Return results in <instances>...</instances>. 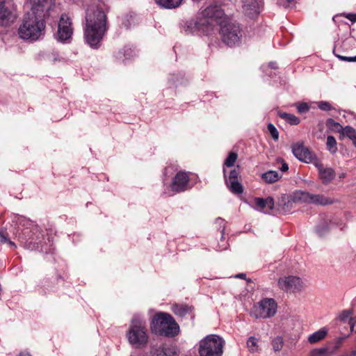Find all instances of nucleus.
Wrapping results in <instances>:
<instances>
[{
  "mask_svg": "<svg viewBox=\"0 0 356 356\" xmlns=\"http://www.w3.org/2000/svg\"><path fill=\"white\" fill-rule=\"evenodd\" d=\"M106 30V16L104 12L99 8H88L86 14L84 29L86 42L92 48H98Z\"/></svg>",
  "mask_w": 356,
  "mask_h": 356,
  "instance_id": "1",
  "label": "nucleus"
},
{
  "mask_svg": "<svg viewBox=\"0 0 356 356\" xmlns=\"http://www.w3.org/2000/svg\"><path fill=\"white\" fill-rule=\"evenodd\" d=\"M47 18L38 17L31 13L23 19L18 29V34L22 39L36 41L44 35L45 20Z\"/></svg>",
  "mask_w": 356,
  "mask_h": 356,
  "instance_id": "2",
  "label": "nucleus"
},
{
  "mask_svg": "<svg viewBox=\"0 0 356 356\" xmlns=\"http://www.w3.org/2000/svg\"><path fill=\"white\" fill-rule=\"evenodd\" d=\"M151 329L161 336L175 337L179 332V326L173 317L167 313H159L154 316Z\"/></svg>",
  "mask_w": 356,
  "mask_h": 356,
  "instance_id": "3",
  "label": "nucleus"
},
{
  "mask_svg": "<svg viewBox=\"0 0 356 356\" xmlns=\"http://www.w3.org/2000/svg\"><path fill=\"white\" fill-rule=\"evenodd\" d=\"M334 200L323 194H313L305 191H298L287 197V203L284 206L292 207L293 203H307L320 206L332 204Z\"/></svg>",
  "mask_w": 356,
  "mask_h": 356,
  "instance_id": "4",
  "label": "nucleus"
},
{
  "mask_svg": "<svg viewBox=\"0 0 356 356\" xmlns=\"http://www.w3.org/2000/svg\"><path fill=\"white\" fill-rule=\"evenodd\" d=\"M225 341L216 334H209L199 342L200 356H222Z\"/></svg>",
  "mask_w": 356,
  "mask_h": 356,
  "instance_id": "5",
  "label": "nucleus"
},
{
  "mask_svg": "<svg viewBox=\"0 0 356 356\" xmlns=\"http://www.w3.org/2000/svg\"><path fill=\"white\" fill-rule=\"evenodd\" d=\"M220 34L224 43L232 47L240 42L242 34L238 24L224 19L220 22Z\"/></svg>",
  "mask_w": 356,
  "mask_h": 356,
  "instance_id": "6",
  "label": "nucleus"
},
{
  "mask_svg": "<svg viewBox=\"0 0 356 356\" xmlns=\"http://www.w3.org/2000/svg\"><path fill=\"white\" fill-rule=\"evenodd\" d=\"M202 16L204 17L203 19L201 20L200 24L207 25V28L206 32L213 29L217 24H220V22L224 19H227L224 17L225 13L221 7L217 4L211 5L207 7L202 13Z\"/></svg>",
  "mask_w": 356,
  "mask_h": 356,
  "instance_id": "7",
  "label": "nucleus"
},
{
  "mask_svg": "<svg viewBox=\"0 0 356 356\" xmlns=\"http://www.w3.org/2000/svg\"><path fill=\"white\" fill-rule=\"evenodd\" d=\"M127 337L129 343L136 348H141L147 343L146 329L140 321H132Z\"/></svg>",
  "mask_w": 356,
  "mask_h": 356,
  "instance_id": "8",
  "label": "nucleus"
},
{
  "mask_svg": "<svg viewBox=\"0 0 356 356\" xmlns=\"http://www.w3.org/2000/svg\"><path fill=\"white\" fill-rule=\"evenodd\" d=\"M277 303L273 298H264L254 305L253 314L256 318H267L275 314Z\"/></svg>",
  "mask_w": 356,
  "mask_h": 356,
  "instance_id": "9",
  "label": "nucleus"
},
{
  "mask_svg": "<svg viewBox=\"0 0 356 356\" xmlns=\"http://www.w3.org/2000/svg\"><path fill=\"white\" fill-rule=\"evenodd\" d=\"M31 13L48 19L54 10L55 0H30Z\"/></svg>",
  "mask_w": 356,
  "mask_h": 356,
  "instance_id": "10",
  "label": "nucleus"
},
{
  "mask_svg": "<svg viewBox=\"0 0 356 356\" xmlns=\"http://www.w3.org/2000/svg\"><path fill=\"white\" fill-rule=\"evenodd\" d=\"M279 288L286 292H297L301 291L304 284L300 277L296 276L282 277L278 280Z\"/></svg>",
  "mask_w": 356,
  "mask_h": 356,
  "instance_id": "11",
  "label": "nucleus"
},
{
  "mask_svg": "<svg viewBox=\"0 0 356 356\" xmlns=\"http://www.w3.org/2000/svg\"><path fill=\"white\" fill-rule=\"evenodd\" d=\"M73 28L70 18L66 14L61 15L58 25V40L65 42L71 38Z\"/></svg>",
  "mask_w": 356,
  "mask_h": 356,
  "instance_id": "12",
  "label": "nucleus"
},
{
  "mask_svg": "<svg viewBox=\"0 0 356 356\" xmlns=\"http://www.w3.org/2000/svg\"><path fill=\"white\" fill-rule=\"evenodd\" d=\"M192 188L190 184L189 172L179 171L173 178L170 188L173 192L181 193Z\"/></svg>",
  "mask_w": 356,
  "mask_h": 356,
  "instance_id": "13",
  "label": "nucleus"
},
{
  "mask_svg": "<svg viewBox=\"0 0 356 356\" xmlns=\"http://www.w3.org/2000/svg\"><path fill=\"white\" fill-rule=\"evenodd\" d=\"M293 155L300 161L305 163H312L318 160L315 154L311 152L309 149L303 145L302 143H297L292 146Z\"/></svg>",
  "mask_w": 356,
  "mask_h": 356,
  "instance_id": "14",
  "label": "nucleus"
},
{
  "mask_svg": "<svg viewBox=\"0 0 356 356\" xmlns=\"http://www.w3.org/2000/svg\"><path fill=\"white\" fill-rule=\"evenodd\" d=\"M314 166L318 170V177L324 185H327L335 178L336 173L333 168L325 167L318 159L314 161Z\"/></svg>",
  "mask_w": 356,
  "mask_h": 356,
  "instance_id": "15",
  "label": "nucleus"
},
{
  "mask_svg": "<svg viewBox=\"0 0 356 356\" xmlns=\"http://www.w3.org/2000/svg\"><path fill=\"white\" fill-rule=\"evenodd\" d=\"M243 12L250 18H253L259 13L261 0H241Z\"/></svg>",
  "mask_w": 356,
  "mask_h": 356,
  "instance_id": "16",
  "label": "nucleus"
},
{
  "mask_svg": "<svg viewBox=\"0 0 356 356\" xmlns=\"http://www.w3.org/2000/svg\"><path fill=\"white\" fill-rule=\"evenodd\" d=\"M254 202L256 205V209L264 213H268L274 208V200L272 197L266 198L255 197Z\"/></svg>",
  "mask_w": 356,
  "mask_h": 356,
  "instance_id": "17",
  "label": "nucleus"
},
{
  "mask_svg": "<svg viewBox=\"0 0 356 356\" xmlns=\"http://www.w3.org/2000/svg\"><path fill=\"white\" fill-rule=\"evenodd\" d=\"M172 310L175 315L180 317L190 316L191 318H194V308L192 306L185 304H175L172 305Z\"/></svg>",
  "mask_w": 356,
  "mask_h": 356,
  "instance_id": "18",
  "label": "nucleus"
},
{
  "mask_svg": "<svg viewBox=\"0 0 356 356\" xmlns=\"http://www.w3.org/2000/svg\"><path fill=\"white\" fill-rule=\"evenodd\" d=\"M11 12L6 6L5 0H0V26H8L11 22Z\"/></svg>",
  "mask_w": 356,
  "mask_h": 356,
  "instance_id": "19",
  "label": "nucleus"
},
{
  "mask_svg": "<svg viewBox=\"0 0 356 356\" xmlns=\"http://www.w3.org/2000/svg\"><path fill=\"white\" fill-rule=\"evenodd\" d=\"M226 222L221 218H217L214 222V225L216 229H220V241L222 243V245L219 244L218 250L221 251L227 248V243L225 241V229Z\"/></svg>",
  "mask_w": 356,
  "mask_h": 356,
  "instance_id": "20",
  "label": "nucleus"
},
{
  "mask_svg": "<svg viewBox=\"0 0 356 356\" xmlns=\"http://www.w3.org/2000/svg\"><path fill=\"white\" fill-rule=\"evenodd\" d=\"M152 356H177V351L174 347L165 345L156 348Z\"/></svg>",
  "mask_w": 356,
  "mask_h": 356,
  "instance_id": "21",
  "label": "nucleus"
},
{
  "mask_svg": "<svg viewBox=\"0 0 356 356\" xmlns=\"http://www.w3.org/2000/svg\"><path fill=\"white\" fill-rule=\"evenodd\" d=\"M330 218L324 215L321 217V220L316 228V232L318 236H322L328 232L330 229Z\"/></svg>",
  "mask_w": 356,
  "mask_h": 356,
  "instance_id": "22",
  "label": "nucleus"
},
{
  "mask_svg": "<svg viewBox=\"0 0 356 356\" xmlns=\"http://www.w3.org/2000/svg\"><path fill=\"white\" fill-rule=\"evenodd\" d=\"M184 0H155L156 3L162 8L173 9L179 7Z\"/></svg>",
  "mask_w": 356,
  "mask_h": 356,
  "instance_id": "23",
  "label": "nucleus"
},
{
  "mask_svg": "<svg viewBox=\"0 0 356 356\" xmlns=\"http://www.w3.org/2000/svg\"><path fill=\"white\" fill-rule=\"evenodd\" d=\"M327 334V330L325 327H323L319 330L310 334L308 337V341L310 343H315L323 339Z\"/></svg>",
  "mask_w": 356,
  "mask_h": 356,
  "instance_id": "24",
  "label": "nucleus"
},
{
  "mask_svg": "<svg viewBox=\"0 0 356 356\" xmlns=\"http://www.w3.org/2000/svg\"><path fill=\"white\" fill-rule=\"evenodd\" d=\"M282 177L277 171L269 170L261 175L262 179L267 184H273Z\"/></svg>",
  "mask_w": 356,
  "mask_h": 356,
  "instance_id": "25",
  "label": "nucleus"
},
{
  "mask_svg": "<svg viewBox=\"0 0 356 356\" xmlns=\"http://www.w3.org/2000/svg\"><path fill=\"white\" fill-rule=\"evenodd\" d=\"M326 126L332 131L339 133L343 136L345 134V127H343L339 123L335 122L332 118L327 120Z\"/></svg>",
  "mask_w": 356,
  "mask_h": 356,
  "instance_id": "26",
  "label": "nucleus"
},
{
  "mask_svg": "<svg viewBox=\"0 0 356 356\" xmlns=\"http://www.w3.org/2000/svg\"><path fill=\"white\" fill-rule=\"evenodd\" d=\"M226 184L229 190L235 194H241L243 192V188L238 180L226 181Z\"/></svg>",
  "mask_w": 356,
  "mask_h": 356,
  "instance_id": "27",
  "label": "nucleus"
},
{
  "mask_svg": "<svg viewBox=\"0 0 356 356\" xmlns=\"http://www.w3.org/2000/svg\"><path fill=\"white\" fill-rule=\"evenodd\" d=\"M279 116L292 125H297L300 123V119L293 114L283 112L279 113Z\"/></svg>",
  "mask_w": 356,
  "mask_h": 356,
  "instance_id": "28",
  "label": "nucleus"
},
{
  "mask_svg": "<svg viewBox=\"0 0 356 356\" xmlns=\"http://www.w3.org/2000/svg\"><path fill=\"white\" fill-rule=\"evenodd\" d=\"M343 136L347 137L351 140L353 145L356 147V130L353 127L350 126H346L345 134Z\"/></svg>",
  "mask_w": 356,
  "mask_h": 356,
  "instance_id": "29",
  "label": "nucleus"
},
{
  "mask_svg": "<svg viewBox=\"0 0 356 356\" xmlns=\"http://www.w3.org/2000/svg\"><path fill=\"white\" fill-rule=\"evenodd\" d=\"M326 147L327 150L331 154H334L337 152V141L332 136H328L326 141Z\"/></svg>",
  "mask_w": 356,
  "mask_h": 356,
  "instance_id": "30",
  "label": "nucleus"
},
{
  "mask_svg": "<svg viewBox=\"0 0 356 356\" xmlns=\"http://www.w3.org/2000/svg\"><path fill=\"white\" fill-rule=\"evenodd\" d=\"M351 312L349 310H345L341 312V314L339 315V318L341 321H346L347 319H349V325L350 327L351 331H353L355 327V323L354 322V319L353 318H350Z\"/></svg>",
  "mask_w": 356,
  "mask_h": 356,
  "instance_id": "31",
  "label": "nucleus"
},
{
  "mask_svg": "<svg viewBox=\"0 0 356 356\" xmlns=\"http://www.w3.org/2000/svg\"><path fill=\"white\" fill-rule=\"evenodd\" d=\"M247 347L251 353L258 350L257 339L254 337H250L247 341Z\"/></svg>",
  "mask_w": 356,
  "mask_h": 356,
  "instance_id": "32",
  "label": "nucleus"
},
{
  "mask_svg": "<svg viewBox=\"0 0 356 356\" xmlns=\"http://www.w3.org/2000/svg\"><path fill=\"white\" fill-rule=\"evenodd\" d=\"M237 157H238V155L236 153L234 152H229L228 156L227 157V159H225V162H224V165L226 166V167H232L236 159H237Z\"/></svg>",
  "mask_w": 356,
  "mask_h": 356,
  "instance_id": "33",
  "label": "nucleus"
},
{
  "mask_svg": "<svg viewBox=\"0 0 356 356\" xmlns=\"http://www.w3.org/2000/svg\"><path fill=\"white\" fill-rule=\"evenodd\" d=\"M284 345L282 337H277L272 341L273 349L275 352H279L282 350Z\"/></svg>",
  "mask_w": 356,
  "mask_h": 356,
  "instance_id": "34",
  "label": "nucleus"
},
{
  "mask_svg": "<svg viewBox=\"0 0 356 356\" xmlns=\"http://www.w3.org/2000/svg\"><path fill=\"white\" fill-rule=\"evenodd\" d=\"M267 128L272 138L275 140H277L279 138V133L273 124L270 123L268 124Z\"/></svg>",
  "mask_w": 356,
  "mask_h": 356,
  "instance_id": "35",
  "label": "nucleus"
},
{
  "mask_svg": "<svg viewBox=\"0 0 356 356\" xmlns=\"http://www.w3.org/2000/svg\"><path fill=\"white\" fill-rule=\"evenodd\" d=\"M297 109L298 113L302 114L307 113L309 110V105L305 102L297 104Z\"/></svg>",
  "mask_w": 356,
  "mask_h": 356,
  "instance_id": "36",
  "label": "nucleus"
},
{
  "mask_svg": "<svg viewBox=\"0 0 356 356\" xmlns=\"http://www.w3.org/2000/svg\"><path fill=\"white\" fill-rule=\"evenodd\" d=\"M318 108L322 111H330L332 106L327 102H321L318 104Z\"/></svg>",
  "mask_w": 356,
  "mask_h": 356,
  "instance_id": "37",
  "label": "nucleus"
},
{
  "mask_svg": "<svg viewBox=\"0 0 356 356\" xmlns=\"http://www.w3.org/2000/svg\"><path fill=\"white\" fill-rule=\"evenodd\" d=\"M238 175L239 173L238 171H236L235 169L232 170L229 173L228 179H226V181L238 180Z\"/></svg>",
  "mask_w": 356,
  "mask_h": 356,
  "instance_id": "38",
  "label": "nucleus"
},
{
  "mask_svg": "<svg viewBox=\"0 0 356 356\" xmlns=\"http://www.w3.org/2000/svg\"><path fill=\"white\" fill-rule=\"evenodd\" d=\"M8 241L6 234L3 232H0V242L6 243ZM8 243L10 245L15 247V245L13 242L8 241Z\"/></svg>",
  "mask_w": 356,
  "mask_h": 356,
  "instance_id": "39",
  "label": "nucleus"
},
{
  "mask_svg": "<svg viewBox=\"0 0 356 356\" xmlns=\"http://www.w3.org/2000/svg\"><path fill=\"white\" fill-rule=\"evenodd\" d=\"M277 162L278 163H282V166L280 168V170L282 171V172H286L289 170V166H288V164L284 161V160L281 158H278L277 159Z\"/></svg>",
  "mask_w": 356,
  "mask_h": 356,
  "instance_id": "40",
  "label": "nucleus"
},
{
  "mask_svg": "<svg viewBox=\"0 0 356 356\" xmlns=\"http://www.w3.org/2000/svg\"><path fill=\"white\" fill-rule=\"evenodd\" d=\"M18 221L19 224L22 225V226H28L32 223L29 220L22 217L19 218Z\"/></svg>",
  "mask_w": 356,
  "mask_h": 356,
  "instance_id": "41",
  "label": "nucleus"
},
{
  "mask_svg": "<svg viewBox=\"0 0 356 356\" xmlns=\"http://www.w3.org/2000/svg\"><path fill=\"white\" fill-rule=\"evenodd\" d=\"M339 58L342 60H346V61H349V62L356 61V56H353V57L339 56Z\"/></svg>",
  "mask_w": 356,
  "mask_h": 356,
  "instance_id": "42",
  "label": "nucleus"
},
{
  "mask_svg": "<svg viewBox=\"0 0 356 356\" xmlns=\"http://www.w3.org/2000/svg\"><path fill=\"white\" fill-rule=\"evenodd\" d=\"M346 17L353 22H356V14H348Z\"/></svg>",
  "mask_w": 356,
  "mask_h": 356,
  "instance_id": "43",
  "label": "nucleus"
},
{
  "mask_svg": "<svg viewBox=\"0 0 356 356\" xmlns=\"http://www.w3.org/2000/svg\"><path fill=\"white\" fill-rule=\"evenodd\" d=\"M292 1H293V0H286V2H284V3H281V2H280L279 3H280V4H282L283 6H284V7L287 8V7H289V6H290L291 3Z\"/></svg>",
  "mask_w": 356,
  "mask_h": 356,
  "instance_id": "44",
  "label": "nucleus"
},
{
  "mask_svg": "<svg viewBox=\"0 0 356 356\" xmlns=\"http://www.w3.org/2000/svg\"><path fill=\"white\" fill-rule=\"evenodd\" d=\"M269 66L271 67V68H273V69H276L277 67V64L275 63H273V62H270L269 63Z\"/></svg>",
  "mask_w": 356,
  "mask_h": 356,
  "instance_id": "45",
  "label": "nucleus"
},
{
  "mask_svg": "<svg viewBox=\"0 0 356 356\" xmlns=\"http://www.w3.org/2000/svg\"><path fill=\"white\" fill-rule=\"evenodd\" d=\"M18 356H31L29 353L22 352Z\"/></svg>",
  "mask_w": 356,
  "mask_h": 356,
  "instance_id": "46",
  "label": "nucleus"
},
{
  "mask_svg": "<svg viewBox=\"0 0 356 356\" xmlns=\"http://www.w3.org/2000/svg\"><path fill=\"white\" fill-rule=\"evenodd\" d=\"M245 277V274L244 273H239L236 275V277L237 278H244Z\"/></svg>",
  "mask_w": 356,
  "mask_h": 356,
  "instance_id": "47",
  "label": "nucleus"
},
{
  "mask_svg": "<svg viewBox=\"0 0 356 356\" xmlns=\"http://www.w3.org/2000/svg\"><path fill=\"white\" fill-rule=\"evenodd\" d=\"M346 173H344V172H342V173H341V174L339 175V178L340 179H341L345 178V177H346Z\"/></svg>",
  "mask_w": 356,
  "mask_h": 356,
  "instance_id": "48",
  "label": "nucleus"
},
{
  "mask_svg": "<svg viewBox=\"0 0 356 356\" xmlns=\"http://www.w3.org/2000/svg\"><path fill=\"white\" fill-rule=\"evenodd\" d=\"M350 355L351 356H356V349L351 351Z\"/></svg>",
  "mask_w": 356,
  "mask_h": 356,
  "instance_id": "49",
  "label": "nucleus"
},
{
  "mask_svg": "<svg viewBox=\"0 0 356 356\" xmlns=\"http://www.w3.org/2000/svg\"><path fill=\"white\" fill-rule=\"evenodd\" d=\"M223 172H224V176L226 177V170H225V169L223 170Z\"/></svg>",
  "mask_w": 356,
  "mask_h": 356,
  "instance_id": "50",
  "label": "nucleus"
}]
</instances>
